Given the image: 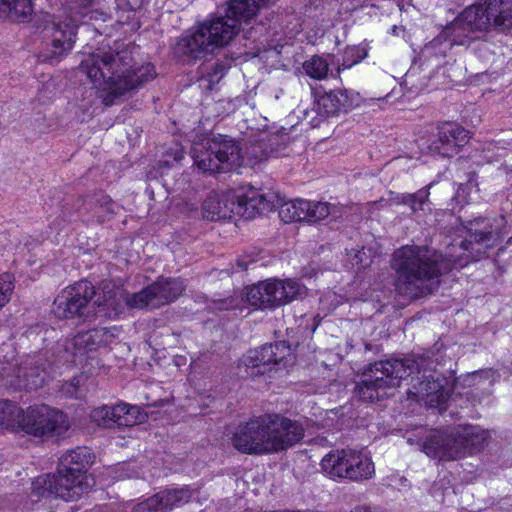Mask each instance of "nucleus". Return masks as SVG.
Returning <instances> with one entry per match:
<instances>
[{
	"label": "nucleus",
	"mask_w": 512,
	"mask_h": 512,
	"mask_svg": "<svg viewBox=\"0 0 512 512\" xmlns=\"http://www.w3.org/2000/svg\"><path fill=\"white\" fill-rule=\"evenodd\" d=\"M466 229L467 238L461 241V248L467 252L465 257L449 255L448 258L419 245H405L397 249L393 254L397 293L409 299L431 294L441 275L457 266L467 265L470 259L477 261L484 257L495 240L491 221L476 218L468 222Z\"/></svg>",
	"instance_id": "1"
},
{
	"label": "nucleus",
	"mask_w": 512,
	"mask_h": 512,
	"mask_svg": "<svg viewBox=\"0 0 512 512\" xmlns=\"http://www.w3.org/2000/svg\"><path fill=\"white\" fill-rule=\"evenodd\" d=\"M79 71L86 74L95 88L102 90L105 106L134 93L156 76L155 67L150 63L134 68L128 48L93 54L81 62Z\"/></svg>",
	"instance_id": "2"
},
{
	"label": "nucleus",
	"mask_w": 512,
	"mask_h": 512,
	"mask_svg": "<svg viewBox=\"0 0 512 512\" xmlns=\"http://www.w3.org/2000/svg\"><path fill=\"white\" fill-rule=\"evenodd\" d=\"M512 31V0H478L448 24L443 34L451 45L471 44L476 32Z\"/></svg>",
	"instance_id": "3"
},
{
	"label": "nucleus",
	"mask_w": 512,
	"mask_h": 512,
	"mask_svg": "<svg viewBox=\"0 0 512 512\" xmlns=\"http://www.w3.org/2000/svg\"><path fill=\"white\" fill-rule=\"evenodd\" d=\"M239 31L240 27L236 20H232L226 14L218 15L182 36L176 48L189 60H199L211 54L215 48L229 44Z\"/></svg>",
	"instance_id": "4"
},
{
	"label": "nucleus",
	"mask_w": 512,
	"mask_h": 512,
	"mask_svg": "<svg viewBox=\"0 0 512 512\" xmlns=\"http://www.w3.org/2000/svg\"><path fill=\"white\" fill-rule=\"evenodd\" d=\"M487 436V432L478 426H459L447 431H436L426 438L423 452L431 458L455 460L481 450Z\"/></svg>",
	"instance_id": "5"
},
{
	"label": "nucleus",
	"mask_w": 512,
	"mask_h": 512,
	"mask_svg": "<svg viewBox=\"0 0 512 512\" xmlns=\"http://www.w3.org/2000/svg\"><path fill=\"white\" fill-rule=\"evenodd\" d=\"M273 204L255 188L241 194H210L202 203V217L209 221L231 219L238 215L253 219L257 215L270 212Z\"/></svg>",
	"instance_id": "6"
},
{
	"label": "nucleus",
	"mask_w": 512,
	"mask_h": 512,
	"mask_svg": "<svg viewBox=\"0 0 512 512\" xmlns=\"http://www.w3.org/2000/svg\"><path fill=\"white\" fill-rule=\"evenodd\" d=\"M423 359H391L373 363L369 368V373L364 374L365 379L362 385H359L354 392H357L363 400L372 401L379 399L383 394L380 390L395 388L400 385L401 380L406 379L414 373H419L422 369Z\"/></svg>",
	"instance_id": "7"
},
{
	"label": "nucleus",
	"mask_w": 512,
	"mask_h": 512,
	"mask_svg": "<svg viewBox=\"0 0 512 512\" xmlns=\"http://www.w3.org/2000/svg\"><path fill=\"white\" fill-rule=\"evenodd\" d=\"M208 146L201 151L195 150L194 163L203 172L226 173L241 164V149L238 143L220 135L208 141Z\"/></svg>",
	"instance_id": "8"
},
{
	"label": "nucleus",
	"mask_w": 512,
	"mask_h": 512,
	"mask_svg": "<svg viewBox=\"0 0 512 512\" xmlns=\"http://www.w3.org/2000/svg\"><path fill=\"white\" fill-rule=\"evenodd\" d=\"M17 423L25 433L42 440L62 436L69 429L67 416L47 405L29 407Z\"/></svg>",
	"instance_id": "9"
},
{
	"label": "nucleus",
	"mask_w": 512,
	"mask_h": 512,
	"mask_svg": "<svg viewBox=\"0 0 512 512\" xmlns=\"http://www.w3.org/2000/svg\"><path fill=\"white\" fill-rule=\"evenodd\" d=\"M303 286L294 280L269 279L247 288V302L260 309H273L297 299Z\"/></svg>",
	"instance_id": "10"
},
{
	"label": "nucleus",
	"mask_w": 512,
	"mask_h": 512,
	"mask_svg": "<svg viewBox=\"0 0 512 512\" xmlns=\"http://www.w3.org/2000/svg\"><path fill=\"white\" fill-rule=\"evenodd\" d=\"M90 483L88 479L63 472L58 467L56 474L39 476L32 483V491L41 497H59L66 501H74L88 492Z\"/></svg>",
	"instance_id": "11"
},
{
	"label": "nucleus",
	"mask_w": 512,
	"mask_h": 512,
	"mask_svg": "<svg viewBox=\"0 0 512 512\" xmlns=\"http://www.w3.org/2000/svg\"><path fill=\"white\" fill-rule=\"evenodd\" d=\"M267 414L254 416L237 426L231 437L232 446L246 455H266L270 453V437Z\"/></svg>",
	"instance_id": "12"
},
{
	"label": "nucleus",
	"mask_w": 512,
	"mask_h": 512,
	"mask_svg": "<svg viewBox=\"0 0 512 512\" xmlns=\"http://www.w3.org/2000/svg\"><path fill=\"white\" fill-rule=\"evenodd\" d=\"M95 287L88 280H80L63 289L53 302V312L59 319L85 317L95 296Z\"/></svg>",
	"instance_id": "13"
},
{
	"label": "nucleus",
	"mask_w": 512,
	"mask_h": 512,
	"mask_svg": "<svg viewBox=\"0 0 512 512\" xmlns=\"http://www.w3.org/2000/svg\"><path fill=\"white\" fill-rule=\"evenodd\" d=\"M269 200L274 208H278L279 217L285 223L307 221L316 223L325 219L330 214V205L327 202L307 201L303 199L285 201L280 195H275L276 200Z\"/></svg>",
	"instance_id": "14"
},
{
	"label": "nucleus",
	"mask_w": 512,
	"mask_h": 512,
	"mask_svg": "<svg viewBox=\"0 0 512 512\" xmlns=\"http://www.w3.org/2000/svg\"><path fill=\"white\" fill-rule=\"evenodd\" d=\"M147 414L138 406L125 403L94 408L90 413L91 421L104 429H122L143 423Z\"/></svg>",
	"instance_id": "15"
},
{
	"label": "nucleus",
	"mask_w": 512,
	"mask_h": 512,
	"mask_svg": "<svg viewBox=\"0 0 512 512\" xmlns=\"http://www.w3.org/2000/svg\"><path fill=\"white\" fill-rule=\"evenodd\" d=\"M269 423L270 453L286 450L304 437V428L298 421L291 420L277 413L267 414Z\"/></svg>",
	"instance_id": "16"
},
{
	"label": "nucleus",
	"mask_w": 512,
	"mask_h": 512,
	"mask_svg": "<svg viewBox=\"0 0 512 512\" xmlns=\"http://www.w3.org/2000/svg\"><path fill=\"white\" fill-rule=\"evenodd\" d=\"M45 31L51 35V43L41 52L40 57L44 62L57 63L73 47L76 36V25L71 21L55 22L45 27Z\"/></svg>",
	"instance_id": "17"
},
{
	"label": "nucleus",
	"mask_w": 512,
	"mask_h": 512,
	"mask_svg": "<svg viewBox=\"0 0 512 512\" xmlns=\"http://www.w3.org/2000/svg\"><path fill=\"white\" fill-rule=\"evenodd\" d=\"M469 140V131L455 122L438 124L437 133L430 141L429 150L443 157H452Z\"/></svg>",
	"instance_id": "18"
},
{
	"label": "nucleus",
	"mask_w": 512,
	"mask_h": 512,
	"mask_svg": "<svg viewBox=\"0 0 512 512\" xmlns=\"http://www.w3.org/2000/svg\"><path fill=\"white\" fill-rule=\"evenodd\" d=\"M114 337L109 328L97 327L87 331L79 332L66 343V350L73 355H84L89 351L96 350L100 346H106Z\"/></svg>",
	"instance_id": "19"
},
{
	"label": "nucleus",
	"mask_w": 512,
	"mask_h": 512,
	"mask_svg": "<svg viewBox=\"0 0 512 512\" xmlns=\"http://www.w3.org/2000/svg\"><path fill=\"white\" fill-rule=\"evenodd\" d=\"M447 379L436 375L425 376L417 386H414V395L417 401L423 402L429 407H437L443 404L449 397V390L446 387Z\"/></svg>",
	"instance_id": "20"
},
{
	"label": "nucleus",
	"mask_w": 512,
	"mask_h": 512,
	"mask_svg": "<svg viewBox=\"0 0 512 512\" xmlns=\"http://www.w3.org/2000/svg\"><path fill=\"white\" fill-rule=\"evenodd\" d=\"M149 287L153 299V308H159L175 301L185 290L181 278L159 277Z\"/></svg>",
	"instance_id": "21"
},
{
	"label": "nucleus",
	"mask_w": 512,
	"mask_h": 512,
	"mask_svg": "<svg viewBox=\"0 0 512 512\" xmlns=\"http://www.w3.org/2000/svg\"><path fill=\"white\" fill-rule=\"evenodd\" d=\"M95 456L87 447H77L68 451L59 459L58 467L63 472H70L71 475L88 479L86 473L94 463Z\"/></svg>",
	"instance_id": "22"
},
{
	"label": "nucleus",
	"mask_w": 512,
	"mask_h": 512,
	"mask_svg": "<svg viewBox=\"0 0 512 512\" xmlns=\"http://www.w3.org/2000/svg\"><path fill=\"white\" fill-rule=\"evenodd\" d=\"M276 0H229L225 8V14L232 20L237 21L241 28L242 23H248L258 11Z\"/></svg>",
	"instance_id": "23"
},
{
	"label": "nucleus",
	"mask_w": 512,
	"mask_h": 512,
	"mask_svg": "<svg viewBox=\"0 0 512 512\" xmlns=\"http://www.w3.org/2000/svg\"><path fill=\"white\" fill-rule=\"evenodd\" d=\"M45 368L38 359L30 358L16 370L17 385L26 390H36L44 384Z\"/></svg>",
	"instance_id": "24"
},
{
	"label": "nucleus",
	"mask_w": 512,
	"mask_h": 512,
	"mask_svg": "<svg viewBox=\"0 0 512 512\" xmlns=\"http://www.w3.org/2000/svg\"><path fill=\"white\" fill-rule=\"evenodd\" d=\"M321 467L330 478H349L352 463L345 450H341L327 454L321 461Z\"/></svg>",
	"instance_id": "25"
},
{
	"label": "nucleus",
	"mask_w": 512,
	"mask_h": 512,
	"mask_svg": "<svg viewBox=\"0 0 512 512\" xmlns=\"http://www.w3.org/2000/svg\"><path fill=\"white\" fill-rule=\"evenodd\" d=\"M192 490L189 486L180 488H167L156 493L163 512L171 511L173 508L179 507L190 501Z\"/></svg>",
	"instance_id": "26"
},
{
	"label": "nucleus",
	"mask_w": 512,
	"mask_h": 512,
	"mask_svg": "<svg viewBox=\"0 0 512 512\" xmlns=\"http://www.w3.org/2000/svg\"><path fill=\"white\" fill-rule=\"evenodd\" d=\"M257 349L268 368H272V366L285 367V360L287 356H290V348L284 341L266 344Z\"/></svg>",
	"instance_id": "27"
},
{
	"label": "nucleus",
	"mask_w": 512,
	"mask_h": 512,
	"mask_svg": "<svg viewBox=\"0 0 512 512\" xmlns=\"http://www.w3.org/2000/svg\"><path fill=\"white\" fill-rule=\"evenodd\" d=\"M315 102L319 112L327 116L338 113L343 105V93L341 91L314 92Z\"/></svg>",
	"instance_id": "28"
},
{
	"label": "nucleus",
	"mask_w": 512,
	"mask_h": 512,
	"mask_svg": "<svg viewBox=\"0 0 512 512\" xmlns=\"http://www.w3.org/2000/svg\"><path fill=\"white\" fill-rule=\"evenodd\" d=\"M88 204L91 206L93 216L100 223L106 221L114 214V203L107 195H96L89 199Z\"/></svg>",
	"instance_id": "29"
},
{
	"label": "nucleus",
	"mask_w": 512,
	"mask_h": 512,
	"mask_svg": "<svg viewBox=\"0 0 512 512\" xmlns=\"http://www.w3.org/2000/svg\"><path fill=\"white\" fill-rule=\"evenodd\" d=\"M288 143L289 138L287 134L280 131L277 134L270 135L266 141H260L257 146L263 151L264 157H269L271 155H280Z\"/></svg>",
	"instance_id": "30"
},
{
	"label": "nucleus",
	"mask_w": 512,
	"mask_h": 512,
	"mask_svg": "<svg viewBox=\"0 0 512 512\" xmlns=\"http://www.w3.org/2000/svg\"><path fill=\"white\" fill-rule=\"evenodd\" d=\"M375 473L374 463L371 458L360 452L354 453V481L369 480Z\"/></svg>",
	"instance_id": "31"
},
{
	"label": "nucleus",
	"mask_w": 512,
	"mask_h": 512,
	"mask_svg": "<svg viewBox=\"0 0 512 512\" xmlns=\"http://www.w3.org/2000/svg\"><path fill=\"white\" fill-rule=\"evenodd\" d=\"M33 14V3L32 0H12L11 1V12L9 17L11 21L24 23L31 19Z\"/></svg>",
	"instance_id": "32"
},
{
	"label": "nucleus",
	"mask_w": 512,
	"mask_h": 512,
	"mask_svg": "<svg viewBox=\"0 0 512 512\" xmlns=\"http://www.w3.org/2000/svg\"><path fill=\"white\" fill-rule=\"evenodd\" d=\"M22 410L12 401L0 400V427L13 426L20 418Z\"/></svg>",
	"instance_id": "33"
},
{
	"label": "nucleus",
	"mask_w": 512,
	"mask_h": 512,
	"mask_svg": "<svg viewBox=\"0 0 512 512\" xmlns=\"http://www.w3.org/2000/svg\"><path fill=\"white\" fill-rule=\"evenodd\" d=\"M303 69L311 78L321 80L327 76L328 63L320 56H313L303 63Z\"/></svg>",
	"instance_id": "34"
},
{
	"label": "nucleus",
	"mask_w": 512,
	"mask_h": 512,
	"mask_svg": "<svg viewBox=\"0 0 512 512\" xmlns=\"http://www.w3.org/2000/svg\"><path fill=\"white\" fill-rule=\"evenodd\" d=\"M241 361L244 366L252 369L251 375L265 374L271 371V368H268L264 360H262L257 348L249 350Z\"/></svg>",
	"instance_id": "35"
},
{
	"label": "nucleus",
	"mask_w": 512,
	"mask_h": 512,
	"mask_svg": "<svg viewBox=\"0 0 512 512\" xmlns=\"http://www.w3.org/2000/svg\"><path fill=\"white\" fill-rule=\"evenodd\" d=\"M510 145L511 143L505 140L486 142L481 151L483 161L486 163L498 161V158L502 155L501 152L506 150Z\"/></svg>",
	"instance_id": "36"
},
{
	"label": "nucleus",
	"mask_w": 512,
	"mask_h": 512,
	"mask_svg": "<svg viewBox=\"0 0 512 512\" xmlns=\"http://www.w3.org/2000/svg\"><path fill=\"white\" fill-rule=\"evenodd\" d=\"M433 183H430L424 188L419 189L415 193H409L410 199L407 202V206L410 207L411 211L413 213H416L420 210H424V205L428 203L429 195H430V188L432 187Z\"/></svg>",
	"instance_id": "37"
},
{
	"label": "nucleus",
	"mask_w": 512,
	"mask_h": 512,
	"mask_svg": "<svg viewBox=\"0 0 512 512\" xmlns=\"http://www.w3.org/2000/svg\"><path fill=\"white\" fill-rule=\"evenodd\" d=\"M15 278L10 273L0 275V309H2L9 301L14 291Z\"/></svg>",
	"instance_id": "38"
},
{
	"label": "nucleus",
	"mask_w": 512,
	"mask_h": 512,
	"mask_svg": "<svg viewBox=\"0 0 512 512\" xmlns=\"http://www.w3.org/2000/svg\"><path fill=\"white\" fill-rule=\"evenodd\" d=\"M126 303L131 308L142 309L144 307L153 308V299L149 292V287L142 289L141 291L128 296Z\"/></svg>",
	"instance_id": "39"
},
{
	"label": "nucleus",
	"mask_w": 512,
	"mask_h": 512,
	"mask_svg": "<svg viewBox=\"0 0 512 512\" xmlns=\"http://www.w3.org/2000/svg\"><path fill=\"white\" fill-rule=\"evenodd\" d=\"M132 512H163V509L156 494H154L148 499L135 505Z\"/></svg>",
	"instance_id": "40"
},
{
	"label": "nucleus",
	"mask_w": 512,
	"mask_h": 512,
	"mask_svg": "<svg viewBox=\"0 0 512 512\" xmlns=\"http://www.w3.org/2000/svg\"><path fill=\"white\" fill-rule=\"evenodd\" d=\"M165 158L160 161L161 167H172L174 164L179 163L184 158V151L182 148H175L167 151Z\"/></svg>",
	"instance_id": "41"
},
{
	"label": "nucleus",
	"mask_w": 512,
	"mask_h": 512,
	"mask_svg": "<svg viewBox=\"0 0 512 512\" xmlns=\"http://www.w3.org/2000/svg\"><path fill=\"white\" fill-rule=\"evenodd\" d=\"M214 308L218 310H231L238 307V299L232 296L213 300Z\"/></svg>",
	"instance_id": "42"
},
{
	"label": "nucleus",
	"mask_w": 512,
	"mask_h": 512,
	"mask_svg": "<svg viewBox=\"0 0 512 512\" xmlns=\"http://www.w3.org/2000/svg\"><path fill=\"white\" fill-rule=\"evenodd\" d=\"M368 54V46L367 44H361L357 47H354V65L358 62L362 61L367 57Z\"/></svg>",
	"instance_id": "43"
},
{
	"label": "nucleus",
	"mask_w": 512,
	"mask_h": 512,
	"mask_svg": "<svg viewBox=\"0 0 512 512\" xmlns=\"http://www.w3.org/2000/svg\"><path fill=\"white\" fill-rule=\"evenodd\" d=\"M12 0H0V18H8Z\"/></svg>",
	"instance_id": "44"
},
{
	"label": "nucleus",
	"mask_w": 512,
	"mask_h": 512,
	"mask_svg": "<svg viewBox=\"0 0 512 512\" xmlns=\"http://www.w3.org/2000/svg\"><path fill=\"white\" fill-rule=\"evenodd\" d=\"M409 193L396 194L393 198L390 199L391 204L394 205H407L408 200L410 199Z\"/></svg>",
	"instance_id": "45"
},
{
	"label": "nucleus",
	"mask_w": 512,
	"mask_h": 512,
	"mask_svg": "<svg viewBox=\"0 0 512 512\" xmlns=\"http://www.w3.org/2000/svg\"><path fill=\"white\" fill-rule=\"evenodd\" d=\"M465 192V185H460L456 194L452 198L453 201H456L457 203L466 202L465 196L462 194Z\"/></svg>",
	"instance_id": "46"
},
{
	"label": "nucleus",
	"mask_w": 512,
	"mask_h": 512,
	"mask_svg": "<svg viewBox=\"0 0 512 512\" xmlns=\"http://www.w3.org/2000/svg\"><path fill=\"white\" fill-rule=\"evenodd\" d=\"M253 260H246L245 257L238 258L236 264L240 270H246Z\"/></svg>",
	"instance_id": "47"
},
{
	"label": "nucleus",
	"mask_w": 512,
	"mask_h": 512,
	"mask_svg": "<svg viewBox=\"0 0 512 512\" xmlns=\"http://www.w3.org/2000/svg\"><path fill=\"white\" fill-rule=\"evenodd\" d=\"M354 512H381L379 509L377 508H370V507H367V506H361V507H357Z\"/></svg>",
	"instance_id": "48"
},
{
	"label": "nucleus",
	"mask_w": 512,
	"mask_h": 512,
	"mask_svg": "<svg viewBox=\"0 0 512 512\" xmlns=\"http://www.w3.org/2000/svg\"><path fill=\"white\" fill-rule=\"evenodd\" d=\"M501 169H503L507 174L512 173V165L507 163L501 165Z\"/></svg>",
	"instance_id": "49"
},
{
	"label": "nucleus",
	"mask_w": 512,
	"mask_h": 512,
	"mask_svg": "<svg viewBox=\"0 0 512 512\" xmlns=\"http://www.w3.org/2000/svg\"><path fill=\"white\" fill-rule=\"evenodd\" d=\"M79 382L80 381H79L78 378H73V380L71 381L70 385L76 389V387L79 385Z\"/></svg>",
	"instance_id": "50"
},
{
	"label": "nucleus",
	"mask_w": 512,
	"mask_h": 512,
	"mask_svg": "<svg viewBox=\"0 0 512 512\" xmlns=\"http://www.w3.org/2000/svg\"><path fill=\"white\" fill-rule=\"evenodd\" d=\"M3 371H5V368L2 365H0V378L4 377Z\"/></svg>",
	"instance_id": "51"
},
{
	"label": "nucleus",
	"mask_w": 512,
	"mask_h": 512,
	"mask_svg": "<svg viewBox=\"0 0 512 512\" xmlns=\"http://www.w3.org/2000/svg\"><path fill=\"white\" fill-rule=\"evenodd\" d=\"M83 1V6H88L91 4V0H82Z\"/></svg>",
	"instance_id": "52"
}]
</instances>
